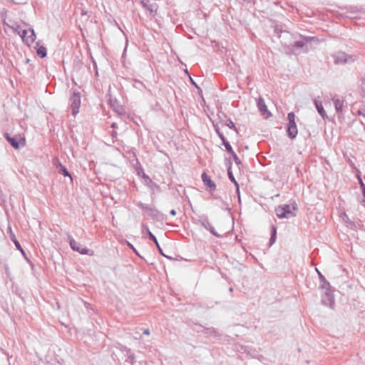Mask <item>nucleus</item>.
<instances>
[{"label":"nucleus","mask_w":365,"mask_h":365,"mask_svg":"<svg viewBox=\"0 0 365 365\" xmlns=\"http://www.w3.org/2000/svg\"><path fill=\"white\" fill-rule=\"evenodd\" d=\"M23 41L28 45L33 43L36 39L34 31L31 28L26 26L22 28L18 26L16 29Z\"/></svg>","instance_id":"1"},{"label":"nucleus","mask_w":365,"mask_h":365,"mask_svg":"<svg viewBox=\"0 0 365 365\" xmlns=\"http://www.w3.org/2000/svg\"><path fill=\"white\" fill-rule=\"evenodd\" d=\"M6 138L7 140L11 143V145L16 149H18L20 147H24L26 145V140L24 137H10L8 134H6Z\"/></svg>","instance_id":"2"},{"label":"nucleus","mask_w":365,"mask_h":365,"mask_svg":"<svg viewBox=\"0 0 365 365\" xmlns=\"http://www.w3.org/2000/svg\"><path fill=\"white\" fill-rule=\"evenodd\" d=\"M70 246L72 250L79 252L81 255H93L92 252H91L88 249L82 246L80 243H78V242H76L74 240H71Z\"/></svg>","instance_id":"3"},{"label":"nucleus","mask_w":365,"mask_h":365,"mask_svg":"<svg viewBox=\"0 0 365 365\" xmlns=\"http://www.w3.org/2000/svg\"><path fill=\"white\" fill-rule=\"evenodd\" d=\"M71 107L73 110V114L76 115L78 113V109L81 106V98L78 94L74 93L73 96L71 97Z\"/></svg>","instance_id":"4"},{"label":"nucleus","mask_w":365,"mask_h":365,"mask_svg":"<svg viewBox=\"0 0 365 365\" xmlns=\"http://www.w3.org/2000/svg\"><path fill=\"white\" fill-rule=\"evenodd\" d=\"M277 215L280 217H287L291 213L289 205H284L282 207H278L276 209Z\"/></svg>","instance_id":"5"},{"label":"nucleus","mask_w":365,"mask_h":365,"mask_svg":"<svg viewBox=\"0 0 365 365\" xmlns=\"http://www.w3.org/2000/svg\"><path fill=\"white\" fill-rule=\"evenodd\" d=\"M257 106H258L259 110L262 112V115L265 118H268V117L271 116V113L267 110L265 103L262 98H259L258 102H257Z\"/></svg>","instance_id":"6"},{"label":"nucleus","mask_w":365,"mask_h":365,"mask_svg":"<svg viewBox=\"0 0 365 365\" xmlns=\"http://www.w3.org/2000/svg\"><path fill=\"white\" fill-rule=\"evenodd\" d=\"M200 223L205 229L209 230L211 233L216 236H218V235L215 232L213 227L212 226L211 223L210 222L207 217H202L200 220Z\"/></svg>","instance_id":"7"},{"label":"nucleus","mask_w":365,"mask_h":365,"mask_svg":"<svg viewBox=\"0 0 365 365\" xmlns=\"http://www.w3.org/2000/svg\"><path fill=\"white\" fill-rule=\"evenodd\" d=\"M202 178L203 180V182L206 186H207L211 190H213L215 189V184L212 180L210 179V176H208L205 173H203L202 175Z\"/></svg>","instance_id":"8"},{"label":"nucleus","mask_w":365,"mask_h":365,"mask_svg":"<svg viewBox=\"0 0 365 365\" xmlns=\"http://www.w3.org/2000/svg\"><path fill=\"white\" fill-rule=\"evenodd\" d=\"M348 60L347 55L343 52H339L335 57L336 63H344Z\"/></svg>","instance_id":"9"},{"label":"nucleus","mask_w":365,"mask_h":365,"mask_svg":"<svg viewBox=\"0 0 365 365\" xmlns=\"http://www.w3.org/2000/svg\"><path fill=\"white\" fill-rule=\"evenodd\" d=\"M217 133L219 134V136L220 137L221 140H222L223 142V145H225L227 151L228 153H230V154H234V151L231 147V145H230V143L225 140L224 135L220 133L218 130H217Z\"/></svg>","instance_id":"10"},{"label":"nucleus","mask_w":365,"mask_h":365,"mask_svg":"<svg viewBox=\"0 0 365 365\" xmlns=\"http://www.w3.org/2000/svg\"><path fill=\"white\" fill-rule=\"evenodd\" d=\"M314 104H315V106H316V108L317 109V111L319 112V113L323 117H326L327 115H326V112L322 106V104L321 103H319L318 101H315L314 102Z\"/></svg>","instance_id":"11"},{"label":"nucleus","mask_w":365,"mask_h":365,"mask_svg":"<svg viewBox=\"0 0 365 365\" xmlns=\"http://www.w3.org/2000/svg\"><path fill=\"white\" fill-rule=\"evenodd\" d=\"M287 132L289 137L292 138H295L298 133L297 126H288Z\"/></svg>","instance_id":"12"},{"label":"nucleus","mask_w":365,"mask_h":365,"mask_svg":"<svg viewBox=\"0 0 365 365\" xmlns=\"http://www.w3.org/2000/svg\"><path fill=\"white\" fill-rule=\"evenodd\" d=\"M36 52L38 56L44 58L46 56V48L43 46H37Z\"/></svg>","instance_id":"13"},{"label":"nucleus","mask_w":365,"mask_h":365,"mask_svg":"<svg viewBox=\"0 0 365 365\" xmlns=\"http://www.w3.org/2000/svg\"><path fill=\"white\" fill-rule=\"evenodd\" d=\"M334 106L338 111H341L344 101L340 99H336L334 101Z\"/></svg>","instance_id":"14"},{"label":"nucleus","mask_w":365,"mask_h":365,"mask_svg":"<svg viewBox=\"0 0 365 365\" xmlns=\"http://www.w3.org/2000/svg\"><path fill=\"white\" fill-rule=\"evenodd\" d=\"M60 170L59 172L62 173L64 176H69L71 178V175L68 172L67 169L62 165H59Z\"/></svg>","instance_id":"15"},{"label":"nucleus","mask_w":365,"mask_h":365,"mask_svg":"<svg viewBox=\"0 0 365 365\" xmlns=\"http://www.w3.org/2000/svg\"><path fill=\"white\" fill-rule=\"evenodd\" d=\"M13 242L15 244L16 248L21 251V252H22L23 254H24V251L23 250V248L21 247L20 243L18 242V240L16 239H13Z\"/></svg>","instance_id":"16"},{"label":"nucleus","mask_w":365,"mask_h":365,"mask_svg":"<svg viewBox=\"0 0 365 365\" xmlns=\"http://www.w3.org/2000/svg\"><path fill=\"white\" fill-rule=\"evenodd\" d=\"M228 176H229V178L235 184V185L237 187L238 185H237V181L235 180L232 173L231 171H228Z\"/></svg>","instance_id":"17"},{"label":"nucleus","mask_w":365,"mask_h":365,"mask_svg":"<svg viewBox=\"0 0 365 365\" xmlns=\"http://www.w3.org/2000/svg\"><path fill=\"white\" fill-rule=\"evenodd\" d=\"M288 120L292 123H293V121H295V115L294 113H288Z\"/></svg>","instance_id":"18"},{"label":"nucleus","mask_w":365,"mask_h":365,"mask_svg":"<svg viewBox=\"0 0 365 365\" xmlns=\"http://www.w3.org/2000/svg\"><path fill=\"white\" fill-rule=\"evenodd\" d=\"M148 234H149L150 239H152L155 242V244L158 246V241H157V239L155 238V237L150 231L148 232Z\"/></svg>","instance_id":"19"},{"label":"nucleus","mask_w":365,"mask_h":365,"mask_svg":"<svg viewBox=\"0 0 365 365\" xmlns=\"http://www.w3.org/2000/svg\"><path fill=\"white\" fill-rule=\"evenodd\" d=\"M359 183H360V186L363 190V192H365V185L364 183L363 182L361 178L359 177Z\"/></svg>","instance_id":"20"},{"label":"nucleus","mask_w":365,"mask_h":365,"mask_svg":"<svg viewBox=\"0 0 365 365\" xmlns=\"http://www.w3.org/2000/svg\"><path fill=\"white\" fill-rule=\"evenodd\" d=\"M9 229L10 232H11V240H13V239H16L15 235L12 233L11 228V227H9Z\"/></svg>","instance_id":"21"},{"label":"nucleus","mask_w":365,"mask_h":365,"mask_svg":"<svg viewBox=\"0 0 365 365\" xmlns=\"http://www.w3.org/2000/svg\"><path fill=\"white\" fill-rule=\"evenodd\" d=\"M288 126H297L295 121H293V123H292L291 121H289Z\"/></svg>","instance_id":"22"},{"label":"nucleus","mask_w":365,"mask_h":365,"mask_svg":"<svg viewBox=\"0 0 365 365\" xmlns=\"http://www.w3.org/2000/svg\"><path fill=\"white\" fill-rule=\"evenodd\" d=\"M363 195H364V199L363 200L361 201V204L364 207H365V192H363Z\"/></svg>","instance_id":"23"},{"label":"nucleus","mask_w":365,"mask_h":365,"mask_svg":"<svg viewBox=\"0 0 365 365\" xmlns=\"http://www.w3.org/2000/svg\"><path fill=\"white\" fill-rule=\"evenodd\" d=\"M228 126L231 128H235V125L232 122H230V123L228 124Z\"/></svg>","instance_id":"24"},{"label":"nucleus","mask_w":365,"mask_h":365,"mask_svg":"<svg viewBox=\"0 0 365 365\" xmlns=\"http://www.w3.org/2000/svg\"><path fill=\"white\" fill-rule=\"evenodd\" d=\"M170 214L172 215H175L176 212H175V211L174 210H173L170 211Z\"/></svg>","instance_id":"25"},{"label":"nucleus","mask_w":365,"mask_h":365,"mask_svg":"<svg viewBox=\"0 0 365 365\" xmlns=\"http://www.w3.org/2000/svg\"><path fill=\"white\" fill-rule=\"evenodd\" d=\"M144 333L146 334H149V331L146 330V331H144Z\"/></svg>","instance_id":"26"}]
</instances>
